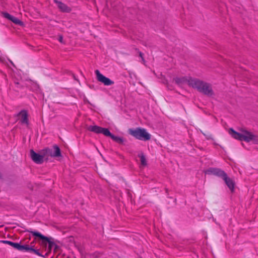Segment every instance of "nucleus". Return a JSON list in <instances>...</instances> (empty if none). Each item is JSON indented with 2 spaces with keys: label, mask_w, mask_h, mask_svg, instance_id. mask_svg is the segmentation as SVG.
Returning a JSON list of instances; mask_svg holds the SVG:
<instances>
[{
  "label": "nucleus",
  "mask_w": 258,
  "mask_h": 258,
  "mask_svg": "<svg viewBox=\"0 0 258 258\" xmlns=\"http://www.w3.org/2000/svg\"><path fill=\"white\" fill-rule=\"evenodd\" d=\"M241 133H238L232 128L229 130V134L234 139L246 142L252 141L255 144H258V136L253 134L251 132L241 128L240 130Z\"/></svg>",
  "instance_id": "nucleus-1"
},
{
  "label": "nucleus",
  "mask_w": 258,
  "mask_h": 258,
  "mask_svg": "<svg viewBox=\"0 0 258 258\" xmlns=\"http://www.w3.org/2000/svg\"><path fill=\"white\" fill-rule=\"evenodd\" d=\"M188 85L194 88L197 89L200 92L204 95L211 96L213 91L210 84L197 79L189 78L188 80Z\"/></svg>",
  "instance_id": "nucleus-2"
},
{
  "label": "nucleus",
  "mask_w": 258,
  "mask_h": 258,
  "mask_svg": "<svg viewBox=\"0 0 258 258\" xmlns=\"http://www.w3.org/2000/svg\"><path fill=\"white\" fill-rule=\"evenodd\" d=\"M206 173L208 174H213L221 178L225 182L229 189L233 192L234 189L235 182L229 178L227 173L222 169L218 168H210L207 170Z\"/></svg>",
  "instance_id": "nucleus-3"
},
{
  "label": "nucleus",
  "mask_w": 258,
  "mask_h": 258,
  "mask_svg": "<svg viewBox=\"0 0 258 258\" xmlns=\"http://www.w3.org/2000/svg\"><path fill=\"white\" fill-rule=\"evenodd\" d=\"M27 231L28 232L31 233L36 239H37L38 240H40L41 245L44 247L45 249H47V244H48V252H49L51 251L52 249L54 247V245H55V243L51 240V239H52L51 237H46L38 231H33L31 229L27 230Z\"/></svg>",
  "instance_id": "nucleus-4"
},
{
  "label": "nucleus",
  "mask_w": 258,
  "mask_h": 258,
  "mask_svg": "<svg viewBox=\"0 0 258 258\" xmlns=\"http://www.w3.org/2000/svg\"><path fill=\"white\" fill-rule=\"evenodd\" d=\"M128 134L137 139L144 141L150 140L151 137V135L144 128H130Z\"/></svg>",
  "instance_id": "nucleus-5"
},
{
  "label": "nucleus",
  "mask_w": 258,
  "mask_h": 258,
  "mask_svg": "<svg viewBox=\"0 0 258 258\" xmlns=\"http://www.w3.org/2000/svg\"><path fill=\"white\" fill-rule=\"evenodd\" d=\"M87 130L96 134H102L106 137L110 134V131L108 128L98 125H90L87 127Z\"/></svg>",
  "instance_id": "nucleus-6"
},
{
  "label": "nucleus",
  "mask_w": 258,
  "mask_h": 258,
  "mask_svg": "<svg viewBox=\"0 0 258 258\" xmlns=\"http://www.w3.org/2000/svg\"><path fill=\"white\" fill-rule=\"evenodd\" d=\"M95 74L96 75V78L97 80L103 83L105 86H110L114 84V82L111 80L109 78L106 77L102 74H101L99 70H96L95 71Z\"/></svg>",
  "instance_id": "nucleus-7"
},
{
  "label": "nucleus",
  "mask_w": 258,
  "mask_h": 258,
  "mask_svg": "<svg viewBox=\"0 0 258 258\" xmlns=\"http://www.w3.org/2000/svg\"><path fill=\"white\" fill-rule=\"evenodd\" d=\"M43 154L40 155L36 153L33 150H31L30 155L32 160L37 164H42L43 162V159L46 154L44 151H43Z\"/></svg>",
  "instance_id": "nucleus-8"
},
{
  "label": "nucleus",
  "mask_w": 258,
  "mask_h": 258,
  "mask_svg": "<svg viewBox=\"0 0 258 258\" xmlns=\"http://www.w3.org/2000/svg\"><path fill=\"white\" fill-rule=\"evenodd\" d=\"M2 16L4 18L8 19L9 20H10L11 21H12L15 24L18 25L20 26H24V23L22 21L20 20L17 18H16V17L10 15L8 13H7V12H2Z\"/></svg>",
  "instance_id": "nucleus-9"
},
{
  "label": "nucleus",
  "mask_w": 258,
  "mask_h": 258,
  "mask_svg": "<svg viewBox=\"0 0 258 258\" xmlns=\"http://www.w3.org/2000/svg\"><path fill=\"white\" fill-rule=\"evenodd\" d=\"M53 148L54 150L53 152H52L51 150L48 148L45 149L43 150V151H44L46 154L50 155L51 157H60L61 156V152L58 146L57 145H54L53 146Z\"/></svg>",
  "instance_id": "nucleus-10"
},
{
  "label": "nucleus",
  "mask_w": 258,
  "mask_h": 258,
  "mask_svg": "<svg viewBox=\"0 0 258 258\" xmlns=\"http://www.w3.org/2000/svg\"><path fill=\"white\" fill-rule=\"evenodd\" d=\"M54 2L57 4L58 8L60 9V10L62 12L69 13L71 11V9L68 7L67 5L65 4L59 2L57 0H53Z\"/></svg>",
  "instance_id": "nucleus-11"
},
{
  "label": "nucleus",
  "mask_w": 258,
  "mask_h": 258,
  "mask_svg": "<svg viewBox=\"0 0 258 258\" xmlns=\"http://www.w3.org/2000/svg\"><path fill=\"white\" fill-rule=\"evenodd\" d=\"M19 115L21 116V123L28 125L29 120L27 111L25 110H22L19 112Z\"/></svg>",
  "instance_id": "nucleus-12"
},
{
  "label": "nucleus",
  "mask_w": 258,
  "mask_h": 258,
  "mask_svg": "<svg viewBox=\"0 0 258 258\" xmlns=\"http://www.w3.org/2000/svg\"><path fill=\"white\" fill-rule=\"evenodd\" d=\"M32 246V245H30L28 244L22 245L21 244V243H19L17 250L22 252H26L30 253Z\"/></svg>",
  "instance_id": "nucleus-13"
},
{
  "label": "nucleus",
  "mask_w": 258,
  "mask_h": 258,
  "mask_svg": "<svg viewBox=\"0 0 258 258\" xmlns=\"http://www.w3.org/2000/svg\"><path fill=\"white\" fill-rule=\"evenodd\" d=\"M107 137H110V138L112 140H113L114 142H115L116 143H117L119 144H121V145L124 144V139L122 137L115 136L114 135H113L112 134H111L110 132L109 135H107Z\"/></svg>",
  "instance_id": "nucleus-14"
},
{
  "label": "nucleus",
  "mask_w": 258,
  "mask_h": 258,
  "mask_svg": "<svg viewBox=\"0 0 258 258\" xmlns=\"http://www.w3.org/2000/svg\"><path fill=\"white\" fill-rule=\"evenodd\" d=\"M138 156L140 158L141 164L142 166H145L147 164L146 157L143 152L138 154Z\"/></svg>",
  "instance_id": "nucleus-15"
},
{
  "label": "nucleus",
  "mask_w": 258,
  "mask_h": 258,
  "mask_svg": "<svg viewBox=\"0 0 258 258\" xmlns=\"http://www.w3.org/2000/svg\"><path fill=\"white\" fill-rule=\"evenodd\" d=\"M174 81L178 85H181L185 83L187 81V79L185 77H176L174 78Z\"/></svg>",
  "instance_id": "nucleus-16"
},
{
  "label": "nucleus",
  "mask_w": 258,
  "mask_h": 258,
  "mask_svg": "<svg viewBox=\"0 0 258 258\" xmlns=\"http://www.w3.org/2000/svg\"><path fill=\"white\" fill-rule=\"evenodd\" d=\"M0 242L2 243H4V244H9V245H11V246H12L13 248H14L16 249H17V247L18 246V243H16V242H13L11 241L5 240H0Z\"/></svg>",
  "instance_id": "nucleus-17"
},
{
  "label": "nucleus",
  "mask_w": 258,
  "mask_h": 258,
  "mask_svg": "<svg viewBox=\"0 0 258 258\" xmlns=\"http://www.w3.org/2000/svg\"><path fill=\"white\" fill-rule=\"evenodd\" d=\"M30 253H33V254H35L37 255H38L39 256H41V257H44L45 256L44 255H43L42 254H41L40 251H39V249H35L34 248V245H32V247L31 248V250H30Z\"/></svg>",
  "instance_id": "nucleus-18"
},
{
  "label": "nucleus",
  "mask_w": 258,
  "mask_h": 258,
  "mask_svg": "<svg viewBox=\"0 0 258 258\" xmlns=\"http://www.w3.org/2000/svg\"><path fill=\"white\" fill-rule=\"evenodd\" d=\"M135 50L138 51L140 57H141L142 58V60L144 61L145 60H144V58L143 57L144 54L142 52L140 51L139 49H138V48H136Z\"/></svg>",
  "instance_id": "nucleus-19"
},
{
  "label": "nucleus",
  "mask_w": 258,
  "mask_h": 258,
  "mask_svg": "<svg viewBox=\"0 0 258 258\" xmlns=\"http://www.w3.org/2000/svg\"><path fill=\"white\" fill-rule=\"evenodd\" d=\"M53 248L54 251L55 252L57 251L58 249H59V246L55 243V245H54Z\"/></svg>",
  "instance_id": "nucleus-20"
},
{
  "label": "nucleus",
  "mask_w": 258,
  "mask_h": 258,
  "mask_svg": "<svg viewBox=\"0 0 258 258\" xmlns=\"http://www.w3.org/2000/svg\"><path fill=\"white\" fill-rule=\"evenodd\" d=\"M58 41L63 43V37L62 35H59V38H58Z\"/></svg>",
  "instance_id": "nucleus-21"
},
{
  "label": "nucleus",
  "mask_w": 258,
  "mask_h": 258,
  "mask_svg": "<svg viewBox=\"0 0 258 258\" xmlns=\"http://www.w3.org/2000/svg\"><path fill=\"white\" fill-rule=\"evenodd\" d=\"M73 77H74V79H75V80L78 81V80L76 78V77H75V76L74 74H73Z\"/></svg>",
  "instance_id": "nucleus-22"
},
{
  "label": "nucleus",
  "mask_w": 258,
  "mask_h": 258,
  "mask_svg": "<svg viewBox=\"0 0 258 258\" xmlns=\"http://www.w3.org/2000/svg\"><path fill=\"white\" fill-rule=\"evenodd\" d=\"M165 190H166V193H167V192H168V189H167V188H166V189H165Z\"/></svg>",
  "instance_id": "nucleus-23"
},
{
  "label": "nucleus",
  "mask_w": 258,
  "mask_h": 258,
  "mask_svg": "<svg viewBox=\"0 0 258 258\" xmlns=\"http://www.w3.org/2000/svg\"><path fill=\"white\" fill-rule=\"evenodd\" d=\"M48 254V252L45 253V255H47Z\"/></svg>",
  "instance_id": "nucleus-24"
}]
</instances>
